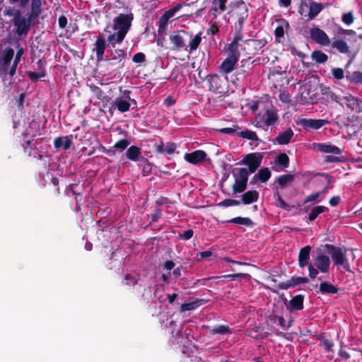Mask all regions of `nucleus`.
I'll list each match as a JSON object with an SVG mask.
<instances>
[{"label":"nucleus","mask_w":362,"mask_h":362,"mask_svg":"<svg viewBox=\"0 0 362 362\" xmlns=\"http://www.w3.org/2000/svg\"><path fill=\"white\" fill-rule=\"evenodd\" d=\"M109 54L104 57L105 67L110 71H117L124 66L127 52L122 49H115L108 51Z\"/></svg>","instance_id":"1"},{"label":"nucleus","mask_w":362,"mask_h":362,"mask_svg":"<svg viewBox=\"0 0 362 362\" xmlns=\"http://www.w3.org/2000/svg\"><path fill=\"white\" fill-rule=\"evenodd\" d=\"M328 253L334 264L342 267L346 271L351 272V267L346 257V252L349 250L346 247H337L330 244H325Z\"/></svg>","instance_id":"2"},{"label":"nucleus","mask_w":362,"mask_h":362,"mask_svg":"<svg viewBox=\"0 0 362 362\" xmlns=\"http://www.w3.org/2000/svg\"><path fill=\"white\" fill-rule=\"evenodd\" d=\"M234 177V184L232 186L233 194H240L247 189L248 178L250 173L247 170V168H238L232 170Z\"/></svg>","instance_id":"3"},{"label":"nucleus","mask_w":362,"mask_h":362,"mask_svg":"<svg viewBox=\"0 0 362 362\" xmlns=\"http://www.w3.org/2000/svg\"><path fill=\"white\" fill-rule=\"evenodd\" d=\"M134 20V14L132 12L128 13H119L113 19L112 28L114 30L126 37L129 31Z\"/></svg>","instance_id":"4"},{"label":"nucleus","mask_w":362,"mask_h":362,"mask_svg":"<svg viewBox=\"0 0 362 362\" xmlns=\"http://www.w3.org/2000/svg\"><path fill=\"white\" fill-rule=\"evenodd\" d=\"M249 4L243 0H238L230 4L229 13L237 18L235 25H244L249 16Z\"/></svg>","instance_id":"5"},{"label":"nucleus","mask_w":362,"mask_h":362,"mask_svg":"<svg viewBox=\"0 0 362 362\" xmlns=\"http://www.w3.org/2000/svg\"><path fill=\"white\" fill-rule=\"evenodd\" d=\"M13 24L16 28V33L18 36L26 35L30 28V26L35 23V21L30 19L27 14V18L22 16L21 10H18V13L15 18H13Z\"/></svg>","instance_id":"6"},{"label":"nucleus","mask_w":362,"mask_h":362,"mask_svg":"<svg viewBox=\"0 0 362 362\" xmlns=\"http://www.w3.org/2000/svg\"><path fill=\"white\" fill-rule=\"evenodd\" d=\"M262 159L263 156L261 153H250L244 156L237 165H247V170L252 174L260 167Z\"/></svg>","instance_id":"7"},{"label":"nucleus","mask_w":362,"mask_h":362,"mask_svg":"<svg viewBox=\"0 0 362 362\" xmlns=\"http://www.w3.org/2000/svg\"><path fill=\"white\" fill-rule=\"evenodd\" d=\"M277 120V113L272 109H267L264 112H260L256 117V126L267 130L268 127L274 124Z\"/></svg>","instance_id":"8"},{"label":"nucleus","mask_w":362,"mask_h":362,"mask_svg":"<svg viewBox=\"0 0 362 362\" xmlns=\"http://www.w3.org/2000/svg\"><path fill=\"white\" fill-rule=\"evenodd\" d=\"M185 36L191 37L192 35H189L187 31L181 30L177 31H174L170 35V41L173 45V47L177 50H181L182 49H187Z\"/></svg>","instance_id":"9"},{"label":"nucleus","mask_w":362,"mask_h":362,"mask_svg":"<svg viewBox=\"0 0 362 362\" xmlns=\"http://www.w3.org/2000/svg\"><path fill=\"white\" fill-rule=\"evenodd\" d=\"M329 123L327 119L303 118L297 121V124L307 131L317 130Z\"/></svg>","instance_id":"10"},{"label":"nucleus","mask_w":362,"mask_h":362,"mask_svg":"<svg viewBox=\"0 0 362 362\" xmlns=\"http://www.w3.org/2000/svg\"><path fill=\"white\" fill-rule=\"evenodd\" d=\"M208 88L210 91L221 93L224 90L225 81L218 74H209L206 76Z\"/></svg>","instance_id":"11"},{"label":"nucleus","mask_w":362,"mask_h":362,"mask_svg":"<svg viewBox=\"0 0 362 362\" xmlns=\"http://www.w3.org/2000/svg\"><path fill=\"white\" fill-rule=\"evenodd\" d=\"M241 64H242L235 70V77L236 81L244 83L252 74V62H249L247 60L245 62L242 60Z\"/></svg>","instance_id":"12"},{"label":"nucleus","mask_w":362,"mask_h":362,"mask_svg":"<svg viewBox=\"0 0 362 362\" xmlns=\"http://www.w3.org/2000/svg\"><path fill=\"white\" fill-rule=\"evenodd\" d=\"M310 37L316 43L322 46H328L331 43L327 33L318 27H313L310 30Z\"/></svg>","instance_id":"13"},{"label":"nucleus","mask_w":362,"mask_h":362,"mask_svg":"<svg viewBox=\"0 0 362 362\" xmlns=\"http://www.w3.org/2000/svg\"><path fill=\"white\" fill-rule=\"evenodd\" d=\"M14 56V50L11 47H6L2 52L0 58V74H6L8 66Z\"/></svg>","instance_id":"14"},{"label":"nucleus","mask_w":362,"mask_h":362,"mask_svg":"<svg viewBox=\"0 0 362 362\" xmlns=\"http://www.w3.org/2000/svg\"><path fill=\"white\" fill-rule=\"evenodd\" d=\"M183 5H185V3L183 4H177L173 8H170L169 10L166 11L160 18L159 19V27H158V32L160 33L161 31V29H164L165 26L168 24V22L170 18L173 17L175 14L180 11Z\"/></svg>","instance_id":"15"},{"label":"nucleus","mask_w":362,"mask_h":362,"mask_svg":"<svg viewBox=\"0 0 362 362\" xmlns=\"http://www.w3.org/2000/svg\"><path fill=\"white\" fill-rule=\"evenodd\" d=\"M94 45L95 48L93 49V50L95 52L97 60H103L104 57L105 56V50L107 47L103 34L99 33V35L97 36V39L95 40Z\"/></svg>","instance_id":"16"},{"label":"nucleus","mask_w":362,"mask_h":362,"mask_svg":"<svg viewBox=\"0 0 362 362\" xmlns=\"http://www.w3.org/2000/svg\"><path fill=\"white\" fill-rule=\"evenodd\" d=\"M287 300L285 299L284 303L286 305V308L290 312L302 310L304 308V296L302 294H298L294 296L286 304Z\"/></svg>","instance_id":"17"},{"label":"nucleus","mask_w":362,"mask_h":362,"mask_svg":"<svg viewBox=\"0 0 362 362\" xmlns=\"http://www.w3.org/2000/svg\"><path fill=\"white\" fill-rule=\"evenodd\" d=\"M206 153L202 150H196L191 153H186L184 159L192 165H197L206 158Z\"/></svg>","instance_id":"18"},{"label":"nucleus","mask_w":362,"mask_h":362,"mask_svg":"<svg viewBox=\"0 0 362 362\" xmlns=\"http://www.w3.org/2000/svg\"><path fill=\"white\" fill-rule=\"evenodd\" d=\"M124 156L128 160L134 162L147 160L146 158L142 156L141 148L134 145H132L127 148Z\"/></svg>","instance_id":"19"},{"label":"nucleus","mask_w":362,"mask_h":362,"mask_svg":"<svg viewBox=\"0 0 362 362\" xmlns=\"http://www.w3.org/2000/svg\"><path fill=\"white\" fill-rule=\"evenodd\" d=\"M308 282V279L307 277L292 276L289 280L279 283L277 285V287L281 290H287L288 288H295L300 284H306Z\"/></svg>","instance_id":"20"},{"label":"nucleus","mask_w":362,"mask_h":362,"mask_svg":"<svg viewBox=\"0 0 362 362\" xmlns=\"http://www.w3.org/2000/svg\"><path fill=\"white\" fill-rule=\"evenodd\" d=\"M315 265L320 272L327 273L329 272L330 259L325 255H318L315 259Z\"/></svg>","instance_id":"21"},{"label":"nucleus","mask_w":362,"mask_h":362,"mask_svg":"<svg viewBox=\"0 0 362 362\" xmlns=\"http://www.w3.org/2000/svg\"><path fill=\"white\" fill-rule=\"evenodd\" d=\"M72 137V135L56 137L53 142L54 147L56 149L61 148L64 150L69 149L73 144Z\"/></svg>","instance_id":"22"},{"label":"nucleus","mask_w":362,"mask_h":362,"mask_svg":"<svg viewBox=\"0 0 362 362\" xmlns=\"http://www.w3.org/2000/svg\"><path fill=\"white\" fill-rule=\"evenodd\" d=\"M330 45L332 48L336 49L341 54H344L347 56H350L351 54L350 47L343 39H334Z\"/></svg>","instance_id":"23"},{"label":"nucleus","mask_w":362,"mask_h":362,"mask_svg":"<svg viewBox=\"0 0 362 362\" xmlns=\"http://www.w3.org/2000/svg\"><path fill=\"white\" fill-rule=\"evenodd\" d=\"M311 247L306 245L302 247L298 253V266L300 268H303L308 265L310 260Z\"/></svg>","instance_id":"24"},{"label":"nucleus","mask_w":362,"mask_h":362,"mask_svg":"<svg viewBox=\"0 0 362 362\" xmlns=\"http://www.w3.org/2000/svg\"><path fill=\"white\" fill-rule=\"evenodd\" d=\"M317 150L327 153H332L334 155H341L343 152V149L339 148L337 146L332 145L331 144H316Z\"/></svg>","instance_id":"25"},{"label":"nucleus","mask_w":362,"mask_h":362,"mask_svg":"<svg viewBox=\"0 0 362 362\" xmlns=\"http://www.w3.org/2000/svg\"><path fill=\"white\" fill-rule=\"evenodd\" d=\"M43 8L41 0H31L30 11L28 13L30 19L36 21L41 14Z\"/></svg>","instance_id":"26"},{"label":"nucleus","mask_w":362,"mask_h":362,"mask_svg":"<svg viewBox=\"0 0 362 362\" xmlns=\"http://www.w3.org/2000/svg\"><path fill=\"white\" fill-rule=\"evenodd\" d=\"M293 134V130L291 128H288L286 130L279 134L274 139V142L279 145H286L290 142Z\"/></svg>","instance_id":"27"},{"label":"nucleus","mask_w":362,"mask_h":362,"mask_svg":"<svg viewBox=\"0 0 362 362\" xmlns=\"http://www.w3.org/2000/svg\"><path fill=\"white\" fill-rule=\"evenodd\" d=\"M341 98L345 101L347 107L351 110H356V112H360V108L362 103L361 99L351 95L344 96Z\"/></svg>","instance_id":"28"},{"label":"nucleus","mask_w":362,"mask_h":362,"mask_svg":"<svg viewBox=\"0 0 362 362\" xmlns=\"http://www.w3.org/2000/svg\"><path fill=\"white\" fill-rule=\"evenodd\" d=\"M238 61V58L228 56L221 63L220 69L225 74L230 73Z\"/></svg>","instance_id":"29"},{"label":"nucleus","mask_w":362,"mask_h":362,"mask_svg":"<svg viewBox=\"0 0 362 362\" xmlns=\"http://www.w3.org/2000/svg\"><path fill=\"white\" fill-rule=\"evenodd\" d=\"M259 199V193L256 190H248L241 195L240 202L244 204H250L256 202Z\"/></svg>","instance_id":"30"},{"label":"nucleus","mask_w":362,"mask_h":362,"mask_svg":"<svg viewBox=\"0 0 362 362\" xmlns=\"http://www.w3.org/2000/svg\"><path fill=\"white\" fill-rule=\"evenodd\" d=\"M206 300L204 299H196L193 301L183 303L180 307L181 312H186L194 310L199 308V306L204 305L206 303Z\"/></svg>","instance_id":"31"},{"label":"nucleus","mask_w":362,"mask_h":362,"mask_svg":"<svg viewBox=\"0 0 362 362\" xmlns=\"http://www.w3.org/2000/svg\"><path fill=\"white\" fill-rule=\"evenodd\" d=\"M323 8L324 6L322 4L317 3L311 0L310 2L309 12L308 14V20L314 19L322 11Z\"/></svg>","instance_id":"32"},{"label":"nucleus","mask_w":362,"mask_h":362,"mask_svg":"<svg viewBox=\"0 0 362 362\" xmlns=\"http://www.w3.org/2000/svg\"><path fill=\"white\" fill-rule=\"evenodd\" d=\"M346 79L349 83L362 85V72L360 71H347L346 73Z\"/></svg>","instance_id":"33"},{"label":"nucleus","mask_w":362,"mask_h":362,"mask_svg":"<svg viewBox=\"0 0 362 362\" xmlns=\"http://www.w3.org/2000/svg\"><path fill=\"white\" fill-rule=\"evenodd\" d=\"M112 107L120 112H126L129 110L130 103L122 98H117L112 103Z\"/></svg>","instance_id":"34"},{"label":"nucleus","mask_w":362,"mask_h":362,"mask_svg":"<svg viewBox=\"0 0 362 362\" xmlns=\"http://www.w3.org/2000/svg\"><path fill=\"white\" fill-rule=\"evenodd\" d=\"M318 340L320 341V346L323 348V349L327 353L333 352V347L334 346V341L327 336L321 335L318 337Z\"/></svg>","instance_id":"35"},{"label":"nucleus","mask_w":362,"mask_h":362,"mask_svg":"<svg viewBox=\"0 0 362 362\" xmlns=\"http://www.w3.org/2000/svg\"><path fill=\"white\" fill-rule=\"evenodd\" d=\"M319 292L321 294H335L338 288L328 281H323L319 286Z\"/></svg>","instance_id":"36"},{"label":"nucleus","mask_w":362,"mask_h":362,"mask_svg":"<svg viewBox=\"0 0 362 362\" xmlns=\"http://www.w3.org/2000/svg\"><path fill=\"white\" fill-rule=\"evenodd\" d=\"M17 52L16 54L13 64L9 70V74L11 76L15 75L18 64L20 62L21 58L24 52L23 48L20 47V44L18 42H17Z\"/></svg>","instance_id":"37"},{"label":"nucleus","mask_w":362,"mask_h":362,"mask_svg":"<svg viewBox=\"0 0 362 362\" xmlns=\"http://www.w3.org/2000/svg\"><path fill=\"white\" fill-rule=\"evenodd\" d=\"M227 223L243 225L247 227H253L255 223L248 217L238 216L226 221Z\"/></svg>","instance_id":"38"},{"label":"nucleus","mask_w":362,"mask_h":362,"mask_svg":"<svg viewBox=\"0 0 362 362\" xmlns=\"http://www.w3.org/2000/svg\"><path fill=\"white\" fill-rule=\"evenodd\" d=\"M37 64L39 66V69L41 70L40 71H39V72H34L32 71H26L27 76L33 82H37L40 78H42L45 76V72L42 69V59L38 60Z\"/></svg>","instance_id":"39"},{"label":"nucleus","mask_w":362,"mask_h":362,"mask_svg":"<svg viewBox=\"0 0 362 362\" xmlns=\"http://www.w3.org/2000/svg\"><path fill=\"white\" fill-rule=\"evenodd\" d=\"M209 333L212 335L232 334V331L228 325H218L209 328Z\"/></svg>","instance_id":"40"},{"label":"nucleus","mask_w":362,"mask_h":362,"mask_svg":"<svg viewBox=\"0 0 362 362\" xmlns=\"http://www.w3.org/2000/svg\"><path fill=\"white\" fill-rule=\"evenodd\" d=\"M327 210L328 208L324 206H316L313 207L307 218V223L313 221L320 214Z\"/></svg>","instance_id":"41"},{"label":"nucleus","mask_w":362,"mask_h":362,"mask_svg":"<svg viewBox=\"0 0 362 362\" xmlns=\"http://www.w3.org/2000/svg\"><path fill=\"white\" fill-rule=\"evenodd\" d=\"M125 37H122V35H119V33H112L108 35L107 40L108 41L107 47H115L117 44H121Z\"/></svg>","instance_id":"42"},{"label":"nucleus","mask_w":362,"mask_h":362,"mask_svg":"<svg viewBox=\"0 0 362 362\" xmlns=\"http://www.w3.org/2000/svg\"><path fill=\"white\" fill-rule=\"evenodd\" d=\"M338 33L339 35H346L351 37L349 40L351 42H356L358 40H361L362 41V35H357L356 31L350 29H344L340 28L339 29Z\"/></svg>","instance_id":"43"},{"label":"nucleus","mask_w":362,"mask_h":362,"mask_svg":"<svg viewBox=\"0 0 362 362\" xmlns=\"http://www.w3.org/2000/svg\"><path fill=\"white\" fill-rule=\"evenodd\" d=\"M310 57L317 64L325 63L328 59L327 55L321 50H314Z\"/></svg>","instance_id":"44"},{"label":"nucleus","mask_w":362,"mask_h":362,"mask_svg":"<svg viewBox=\"0 0 362 362\" xmlns=\"http://www.w3.org/2000/svg\"><path fill=\"white\" fill-rule=\"evenodd\" d=\"M271 171L267 167L261 168L257 173V177L259 178V181L262 183L267 182L271 177Z\"/></svg>","instance_id":"45"},{"label":"nucleus","mask_w":362,"mask_h":362,"mask_svg":"<svg viewBox=\"0 0 362 362\" xmlns=\"http://www.w3.org/2000/svg\"><path fill=\"white\" fill-rule=\"evenodd\" d=\"M294 175L293 174H285L278 177L277 182L281 187H285L287 184L291 183L293 181Z\"/></svg>","instance_id":"46"},{"label":"nucleus","mask_w":362,"mask_h":362,"mask_svg":"<svg viewBox=\"0 0 362 362\" xmlns=\"http://www.w3.org/2000/svg\"><path fill=\"white\" fill-rule=\"evenodd\" d=\"M240 44L232 41L228 45V56L239 59L240 53L239 51Z\"/></svg>","instance_id":"47"},{"label":"nucleus","mask_w":362,"mask_h":362,"mask_svg":"<svg viewBox=\"0 0 362 362\" xmlns=\"http://www.w3.org/2000/svg\"><path fill=\"white\" fill-rule=\"evenodd\" d=\"M276 161L281 166V170L287 168L289 165V158L285 153H279Z\"/></svg>","instance_id":"48"},{"label":"nucleus","mask_w":362,"mask_h":362,"mask_svg":"<svg viewBox=\"0 0 362 362\" xmlns=\"http://www.w3.org/2000/svg\"><path fill=\"white\" fill-rule=\"evenodd\" d=\"M237 135L241 138L247 139L251 141H258L259 138L255 132L246 129L245 131L239 132Z\"/></svg>","instance_id":"49"},{"label":"nucleus","mask_w":362,"mask_h":362,"mask_svg":"<svg viewBox=\"0 0 362 362\" xmlns=\"http://www.w3.org/2000/svg\"><path fill=\"white\" fill-rule=\"evenodd\" d=\"M228 0H213L212 4L213 7L211 10L215 11L216 13H221L226 9V2Z\"/></svg>","instance_id":"50"},{"label":"nucleus","mask_w":362,"mask_h":362,"mask_svg":"<svg viewBox=\"0 0 362 362\" xmlns=\"http://www.w3.org/2000/svg\"><path fill=\"white\" fill-rule=\"evenodd\" d=\"M322 94L326 95L327 100H331L332 101H335L338 103H340L342 98L334 93L329 87H326L322 89Z\"/></svg>","instance_id":"51"},{"label":"nucleus","mask_w":362,"mask_h":362,"mask_svg":"<svg viewBox=\"0 0 362 362\" xmlns=\"http://www.w3.org/2000/svg\"><path fill=\"white\" fill-rule=\"evenodd\" d=\"M244 25H234V37L232 41L239 43L243 39V30Z\"/></svg>","instance_id":"52"},{"label":"nucleus","mask_w":362,"mask_h":362,"mask_svg":"<svg viewBox=\"0 0 362 362\" xmlns=\"http://www.w3.org/2000/svg\"><path fill=\"white\" fill-rule=\"evenodd\" d=\"M282 22L284 25H279L275 28L274 35L276 39H280L284 37V27H286V28H289V24L287 21L283 20Z\"/></svg>","instance_id":"53"},{"label":"nucleus","mask_w":362,"mask_h":362,"mask_svg":"<svg viewBox=\"0 0 362 362\" xmlns=\"http://www.w3.org/2000/svg\"><path fill=\"white\" fill-rule=\"evenodd\" d=\"M246 43H251L252 46L255 49H260L262 48L266 44L267 41L264 39H260V40H247L245 41Z\"/></svg>","instance_id":"54"},{"label":"nucleus","mask_w":362,"mask_h":362,"mask_svg":"<svg viewBox=\"0 0 362 362\" xmlns=\"http://www.w3.org/2000/svg\"><path fill=\"white\" fill-rule=\"evenodd\" d=\"M240 129V127L238 125H233L232 127H226L217 129V132H218L221 134L233 135L235 134H237V133L238 132V131Z\"/></svg>","instance_id":"55"},{"label":"nucleus","mask_w":362,"mask_h":362,"mask_svg":"<svg viewBox=\"0 0 362 362\" xmlns=\"http://www.w3.org/2000/svg\"><path fill=\"white\" fill-rule=\"evenodd\" d=\"M240 204V201L233 199H224L219 203H218V206L221 207H228V206H238Z\"/></svg>","instance_id":"56"},{"label":"nucleus","mask_w":362,"mask_h":362,"mask_svg":"<svg viewBox=\"0 0 362 362\" xmlns=\"http://www.w3.org/2000/svg\"><path fill=\"white\" fill-rule=\"evenodd\" d=\"M202 41L201 33L196 35L189 42V46L191 51L196 50Z\"/></svg>","instance_id":"57"},{"label":"nucleus","mask_w":362,"mask_h":362,"mask_svg":"<svg viewBox=\"0 0 362 362\" xmlns=\"http://www.w3.org/2000/svg\"><path fill=\"white\" fill-rule=\"evenodd\" d=\"M331 71L334 79L341 80L346 77L344 75V71L342 68H333Z\"/></svg>","instance_id":"58"},{"label":"nucleus","mask_w":362,"mask_h":362,"mask_svg":"<svg viewBox=\"0 0 362 362\" xmlns=\"http://www.w3.org/2000/svg\"><path fill=\"white\" fill-rule=\"evenodd\" d=\"M130 142L126 139H122L119 140L117 142H116L114 145V148L116 149H119L120 151H124L127 148V146L129 145Z\"/></svg>","instance_id":"59"},{"label":"nucleus","mask_w":362,"mask_h":362,"mask_svg":"<svg viewBox=\"0 0 362 362\" xmlns=\"http://www.w3.org/2000/svg\"><path fill=\"white\" fill-rule=\"evenodd\" d=\"M342 22L346 25H351L354 23V17L352 11L344 13L341 16Z\"/></svg>","instance_id":"60"},{"label":"nucleus","mask_w":362,"mask_h":362,"mask_svg":"<svg viewBox=\"0 0 362 362\" xmlns=\"http://www.w3.org/2000/svg\"><path fill=\"white\" fill-rule=\"evenodd\" d=\"M18 9H15L14 7L7 6L4 10L3 14L5 16H9V17L13 16V18H15V16H16V13H18Z\"/></svg>","instance_id":"61"},{"label":"nucleus","mask_w":362,"mask_h":362,"mask_svg":"<svg viewBox=\"0 0 362 362\" xmlns=\"http://www.w3.org/2000/svg\"><path fill=\"white\" fill-rule=\"evenodd\" d=\"M193 235H194L193 230L188 229L182 233H180L178 235L180 239L184 240H188L192 238Z\"/></svg>","instance_id":"62"},{"label":"nucleus","mask_w":362,"mask_h":362,"mask_svg":"<svg viewBox=\"0 0 362 362\" xmlns=\"http://www.w3.org/2000/svg\"><path fill=\"white\" fill-rule=\"evenodd\" d=\"M277 204L276 206L285 210L289 211L291 209L290 206L282 199V197L277 193Z\"/></svg>","instance_id":"63"},{"label":"nucleus","mask_w":362,"mask_h":362,"mask_svg":"<svg viewBox=\"0 0 362 362\" xmlns=\"http://www.w3.org/2000/svg\"><path fill=\"white\" fill-rule=\"evenodd\" d=\"M176 148H177L176 144L172 143V142H168L165 145V154H167V155L173 154L175 152Z\"/></svg>","instance_id":"64"}]
</instances>
